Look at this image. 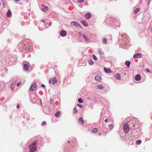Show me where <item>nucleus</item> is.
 Masks as SVG:
<instances>
[{
  "label": "nucleus",
  "instance_id": "obj_29",
  "mask_svg": "<svg viewBox=\"0 0 152 152\" xmlns=\"http://www.w3.org/2000/svg\"><path fill=\"white\" fill-rule=\"evenodd\" d=\"M141 143V140H137L136 142V143L137 145H140Z\"/></svg>",
  "mask_w": 152,
  "mask_h": 152
},
{
  "label": "nucleus",
  "instance_id": "obj_21",
  "mask_svg": "<svg viewBox=\"0 0 152 152\" xmlns=\"http://www.w3.org/2000/svg\"><path fill=\"white\" fill-rule=\"evenodd\" d=\"M61 115V112L59 111H58L55 114V115L57 117H59Z\"/></svg>",
  "mask_w": 152,
  "mask_h": 152
},
{
  "label": "nucleus",
  "instance_id": "obj_36",
  "mask_svg": "<svg viewBox=\"0 0 152 152\" xmlns=\"http://www.w3.org/2000/svg\"><path fill=\"white\" fill-rule=\"evenodd\" d=\"M77 106H78V107H79L80 108H82V107H83V106L82 105H81V104H77Z\"/></svg>",
  "mask_w": 152,
  "mask_h": 152
},
{
  "label": "nucleus",
  "instance_id": "obj_20",
  "mask_svg": "<svg viewBox=\"0 0 152 152\" xmlns=\"http://www.w3.org/2000/svg\"><path fill=\"white\" fill-rule=\"evenodd\" d=\"M140 9L139 8H137V9L134 10V14H136L140 10Z\"/></svg>",
  "mask_w": 152,
  "mask_h": 152
},
{
  "label": "nucleus",
  "instance_id": "obj_30",
  "mask_svg": "<svg viewBox=\"0 0 152 152\" xmlns=\"http://www.w3.org/2000/svg\"><path fill=\"white\" fill-rule=\"evenodd\" d=\"M78 102L79 103H82L83 102V100L81 98H79L78 99Z\"/></svg>",
  "mask_w": 152,
  "mask_h": 152
},
{
  "label": "nucleus",
  "instance_id": "obj_45",
  "mask_svg": "<svg viewBox=\"0 0 152 152\" xmlns=\"http://www.w3.org/2000/svg\"><path fill=\"white\" fill-rule=\"evenodd\" d=\"M16 1H19L20 0H15Z\"/></svg>",
  "mask_w": 152,
  "mask_h": 152
},
{
  "label": "nucleus",
  "instance_id": "obj_42",
  "mask_svg": "<svg viewBox=\"0 0 152 152\" xmlns=\"http://www.w3.org/2000/svg\"><path fill=\"white\" fill-rule=\"evenodd\" d=\"M107 121V119H105V120H104V122H106Z\"/></svg>",
  "mask_w": 152,
  "mask_h": 152
},
{
  "label": "nucleus",
  "instance_id": "obj_7",
  "mask_svg": "<svg viewBox=\"0 0 152 152\" xmlns=\"http://www.w3.org/2000/svg\"><path fill=\"white\" fill-rule=\"evenodd\" d=\"M0 88L1 91H2L5 88L6 84L4 81H1L0 82Z\"/></svg>",
  "mask_w": 152,
  "mask_h": 152
},
{
  "label": "nucleus",
  "instance_id": "obj_35",
  "mask_svg": "<svg viewBox=\"0 0 152 152\" xmlns=\"http://www.w3.org/2000/svg\"><path fill=\"white\" fill-rule=\"evenodd\" d=\"M47 25H48L49 26H50L51 25V23L50 22H49L47 23L46 24Z\"/></svg>",
  "mask_w": 152,
  "mask_h": 152
},
{
  "label": "nucleus",
  "instance_id": "obj_5",
  "mask_svg": "<svg viewBox=\"0 0 152 152\" xmlns=\"http://www.w3.org/2000/svg\"><path fill=\"white\" fill-rule=\"evenodd\" d=\"M37 86L35 83H32L30 87L29 90L31 91H34L36 88Z\"/></svg>",
  "mask_w": 152,
  "mask_h": 152
},
{
  "label": "nucleus",
  "instance_id": "obj_4",
  "mask_svg": "<svg viewBox=\"0 0 152 152\" xmlns=\"http://www.w3.org/2000/svg\"><path fill=\"white\" fill-rule=\"evenodd\" d=\"M57 83V80L55 77H53L49 80V83L50 84H54Z\"/></svg>",
  "mask_w": 152,
  "mask_h": 152
},
{
  "label": "nucleus",
  "instance_id": "obj_1",
  "mask_svg": "<svg viewBox=\"0 0 152 152\" xmlns=\"http://www.w3.org/2000/svg\"><path fill=\"white\" fill-rule=\"evenodd\" d=\"M37 142L36 141H35L34 142L33 144L29 146V148L30 149V151L31 152H34L37 150Z\"/></svg>",
  "mask_w": 152,
  "mask_h": 152
},
{
  "label": "nucleus",
  "instance_id": "obj_8",
  "mask_svg": "<svg viewBox=\"0 0 152 152\" xmlns=\"http://www.w3.org/2000/svg\"><path fill=\"white\" fill-rule=\"evenodd\" d=\"M142 57V55L140 53H137L134 54L133 57L134 58H140Z\"/></svg>",
  "mask_w": 152,
  "mask_h": 152
},
{
  "label": "nucleus",
  "instance_id": "obj_26",
  "mask_svg": "<svg viewBox=\"0 0 152 152\" xmlns=\"http://www.w3.org/2000/svg\"><path fill=\"white\" fill-rule=\"evenodd\" d=\"M48 9V7L47 6H46L44 8L42 9V10L44 12H46Z\"/></svg>",
  "mask_w": 152,
  "mask_h": 152
},
{
  "label": "nucleus",
  "instance_id": "obj_33",
  "mask_svg": "<svg viewBox=\"0 0 152 152\" xmlns=\"http://www.w3.org/2000/svg\"><path fill=\"white\" fill-rule=\"evenodd\" d=\"M84 0H77V1L78 3L83 2Z\"/></svg>",
  "mask_w": 152,
  "mask_h": 152
},
{
  "label": "nucleus",
  "instance_id": "obj_19",
  "mask_svg": "<svg viewBox=\"0 0 152 152\" xmlns=\"http://www.w3.org/2000/svg\"><path fill=\"white\" fill-rule=\"evenodd\" d=\"M81 22L84 26L86 27L88 26L85 20H82L81 21Z\"/></svg>",
  "mask_w": 152,
  "mask_h": 152
},
{
  "label": "nucleus",
  "instance_id": "obj_34",
  "mask_svg": "<svg viewBox=\"0 0 152 152\" xmlns=\"http://www.w3.org/2000/svg\"><path fill=\"white\" fill-rule=\"evenodd\" d=\"M93 59L94 60H96L97 59V58L95 56V55H93Z\"/></svg>",
  "mask_w": 152,
  "mask_h": 152
},
{
  "label": "nucleus",
  "instance_id": "obj_28",
  "mask_svg": "<svg viewBox=\"0 0 152 152\" xmlns=\"http://www.w3.org/2000/svg\"><path fill=\"white\" fill-rule=\"evenodd\" d=\"M102 42L103 43L106 44L107 43V39L105 38H104L102 40Z\"/></svg>",
  "mask_w": 152,
  "mask_h": 152
},
{
  "label": "nucleus",
  "instance_id": "obj_38",
  "mask_svg": "<svg viewBox=\"0 0 152 152\" xmlns=\"http://www.w3.org/2000/svg\"><path fill=\"white\" fill-rule=\"evenodd\" d=\"M21 84V82H19V83H18L17 84V86L18 87L19 86H20V85Z\"/></svg>",
  "mask_w": 152,
  "mask_h": 152
},
{
  "label": "nucleus",
  "instance_id": "obj_24",
  "mask_svg": "<svg viewBox=\"0 0 152 152\" xmlns=\"http://www.w3.org/2000/svg\"><path fill=\"white\" fill-rule=\"evenodd\" d=\"M97 88L98 89L100 90L102 89L103 88V86L100 85H98L97 86Z\"/></svg>",
  "mask_w": 152,
  "mask_h": 152
},
{
  "label": "nucleus",
  "instance_id": "obj_23",
  "mask_svg": "<svg viewBox=\"0 0 152 152\" xmlns=\"http://www.w3.org/2000/svg\"><path fill=\"white\" fill-rule=\"evenodd\" d=\"M88 64L90 65H93L94 64V62L91 59L89 60L88 61Z\"/></svg>",
  "mask_w": 152,
  "mask_h": 152
},
{
  "label": "nucleus",
  "instance_id": "obj_37",
  "mask_svg": "<svg viewBox=\"0 0 152 152\" xmlns=\"http://www.w3.org/2000/svg\"><path fill=\"white\" fill-rule=\"evenodd\" d=\"M46 124V123L45 121H43L42 123V125H43Z\"/></svg>",
  "mask_w": 152,
  "mask_h": 152
},
{
  "label": "nucleus",
  "instance_id": "obj_39",
  "mask_svg": "<svg viewBox=\"0 0 152 152\" xmlns=\"http://www.w3.org/2000/svg\"><path fill=\"white\" fill-rule=\"evenodd\" d=\"M146 71L148 72H150V71L148 69H145Z\"/></svg>",
  "mask_w": 152,
  "mask_h": 152
},
{
  "label": "nucleus",
  "instance_id": "obj_27",
  "mask_svg": "<svg viewBox=\"0 0 152 152\" xmlns=\"http://www.w3.org/2000/svg\"><path fill=\"white\" fill-rule=\"evenodd\" d=\"M73 112L74 113H77V111L76 107L74 108Z\"/></svg>",
  "mask_w": 152,
  "mask_h": 152
},
{
  "label": "nucleus",
  "instance_id": "obj_22",
  "mask_svg": "<svg viewBox=\"0 0 152 152\" xmlns=\"http://www.w3.org/2000/svg\"><path fill=\"white\" fill-rule=\"evenodd\" d=\"M98 52L99 54L100 55H103L104 54V52L101 49H98Z\"/></svg>",
  "mask_w": 152,
  "mask_h": 152
},
{
  "label": "nucleus",
  "instance_id": "obj_17",
  "mask_svg": "<svg viewBox=\"0 0 152 152\" xmlns=\"http://www.w3.org/2000/svg\"><path fill=\"white\" fill-rule=\"evenodd\" d=\"M125 65L129 68L130 66L131 62L129 61H125Z\"/></svg>",
  "mask_w": 152,
  "mask_h": 152
},
{
  "label": "nucleus",
  "instance_id": "obj_15",
  "mask_svg": "<svg viewBox=\"0 0 152 152\" xmlns=\"http://www.w3.org/2000/svg\"><path fill=\"white\" fill-rule=\"evenodd\" d=\"M101 78V77L99 75H96L95 77V80L96 81H99Z\"/></svg>",
  "mask_w": 152,
  "mask_h": 152
},
{
  "label": "nucleus",
  "instance_id": "obj_41",
  "mask_svg": "<svg viewBox=\"0 0 152 152\" xmlns=\"http://www.w3.org/2000/svg\"><path fill=\"white\" fill-rule=\"evenodd\" d=\"M17 108H18L19 107V104H18L17 105Z\"/></svg>",
  "mask_w": 152,
  "mask_h": 152
},
{
  "label": "nucleus",
  "instance_id": "obj_9",
  "mask_svg": "<svg viewBox=\"0 0 152 152\" xmlns=\"http://www.w3.org/2000/svg\"><path fill=\"white\" fill-rule=\"evenodd\" d=\"M60 34L61 37H64L66 35V32L64 30H62L60 31Z\"/></svg>",
  "mask_w": 152,
  "mask_h": 152
},
{
  "label": "nucleus",
  "instance_id": "obj_44",
  "mask_svg": "<svg viewBox=\"0 0 152 152\" xmlns=\"http://www.w3.org/2000/svg\"><path fill=\"white\" fill-rule=\"evenodd\" d=\"M41 21H42V22H45V20H41Z\"/></svg>",
  "mask_w": 152,
  "mask_h": 152
},
{
  "label": "nucleus",
  "instance_id": "obj_3",
  "mask_svg": "<svg viewBox=\"0 0 152 152\" xmlns=\"http://www.w3.org/2000/svg\"><path fill=\"white\" fill-rule=\"evenodd\" d=\"M70 24L72 26H74L77 27H79L82 28V27L77 22L73 21H72L70 23Z\"/></svg>",
  "mask_w": 152,
  "mask_h": 152
},
{
  "label": "nucleus",
  "instance_id": "obj_47",
  "mask_svg": "<svg viewBox=\"0 0 152 152\" xmlns=\"http://www.w3.org/2000/svg\"><path fill=\"white\" fill-rule=\"evenodd\" d=\"M1 89V88H0V89Z\"/></svg>",
  "mask_w": 152,
  "mask_h": 152
},
{
  "label": "nucleus",
  "instance_id": "obj_31",
  "mask_svg": "<svg viewBox=\"0 0 152 152\" xmlns=\"http://www.w3.org/2000/svg\"><path fill=\"white\" fill-rule=\"evenodd\" d=\"M113 124H110L109 125V127L110 129H112L113 127Z\"/></svg>",
  "mask_w": 152,
  "mask_h": 152
},
{
  "label": "nucleus",
  "instance_id": "obj_25",
  "mask_svg": "<svg viewBox=\"0 0 152 152\" xmlns=\"http://www.w3.org/2000/svg\"><path fill=\"white\" fill-rule=\"evenodd\" d=\"M16 83H13L10 86V88H14L15 86Z\"/></svg>",
  "mask_w": 152,
  "mask_h": 152
},
{
  "label": "nucleus",
  "instance_id": "obj_32",
  "mask_svg": "<svg viewBox=\"0 0 152 152\" xmlns=\"http://www.w3.org/2000/svg\"><path fill=\"white\" fill-rule=\"evenodd\" d=\"M92 132L94 133H96L97 132V129L96 128H95L93 129Z\"/></svg>",
  "mask_w": 152,
  "mask_h": 152
},
{
  "label": "nucleus",
  "instance_id": "obj_40",
  "mask_svg": "<svg viewBox=\"0 0 152 152\" xmlns=\"http://www.w3.org/2000/svg\"><path fill=\"white\" fill-rule=\"evenodd\" d=\"M41 86L42 87H45V85H44L43 84H42L41 85Z\"/></svg>",
  "mask_w": 152,
  "mask_h": 152
},
{
  "label": "nucleus",
  "instance_id": "obj_13",
  "mask_svg": "<svg viewBox=\"0 0 152 152\" xmlns=\"http://www.w3.org/2000/svg\"><path fill=\"white\" fill-rule=\"evenodd\" d=\"M28 66L27 64H25L24 65L23 69L25 71H27L28 70Z\"/></svg>",
  "mask_w": 152,
  "mask_h": 152
},
{
  "label": "nucleus",
  "instance_id": "obj_14",
  "mask_svg": "<svg viewBox=\"0 0 152 152\" xmlns=\"http://www.w3.org/2000/svg\"><path fill=\"white\" fill-rule=\"evenodd\" d=\"M104 70L105 72L106 73H110L112 72L111 70L109 69H107L104 67Z\"/></svg>",
  "mask_w": 152,
  "mask_h": 152
},
{
  "label": "nucleus",
  "instance_id": "obj_11",
  "mask_svg": "<svg viewBox=\"0 0 152 152\" xmlns=\"http://www.w3.org/2000/svg\"><path fill=\"white\" fill-rule=\"evenodd\" d=\"M114 77L117 80H120L121 77L119 74L117 73L114 75Z\"/></svg>",
  "mask_w": 152,
  "mask_h": 152
},
{
  "label": "nucleus",
  "instance_id": "obj_16",
  "mask_svg": "<svg viewBox=\"0 0 152 152\" xmlns=\"http://www.w3.org/2000/svg\"><path fill=\"white\" fill-rule=\"evenodd\" d=\"M7 16L8 17H10L12 15V12L10 10H8L7 13Z\"/></svg>",
  "mask_w": 152,
  "mask_h": 152
},
{
  "label": "nucleus",
  "instance_id": "obj_6",
  "mask_svg": "<svg viewBox=\"0 0 152 152\" xmlns=\"http://www.w3.org/2000/svg\"><path fill=\"white\" fill-rule=\"evenodd\" d=\"M79 34L80 36L83 37V39L86 41H88L89 40V38H88L86 35H84L83 34H82L81 32H80Z\"/></svg>",
  "mask_w": 152,
  "mask_h": 152
},
{
  "label": "nucleus",
  "instance_id": "obj_12",
  "mask_svg": "<svg viewBox=\"0 0 152 152\" xmlns=\"http://www.w3.org/2000/svg\"><path fill=\"white\" fill-rule=\"evenodd\" d=\"M84 16L87 19H89L91 16V14L89 13H87Z\"/></svg>",
  "mask_w": 152,
  "mask_h": 152
},
{
  "label": "nucleus",
  "instance_id": "obj_2",
  "mask_svg": "<svg viewBox=\"0 0 152 152\" xmlns=\"http://www.w3.org/2000/svg\"><path fill=\"white\" fill-rule=\"evenodd\" d=\"M128 123H125L124 124L123 130L125 133H128L129 131V127Z\"/></svg>",
  "mask_w": 152,
  "mask_h": 152
},
{
  "label": "nucleus",
  "instance_id": "obj_18",
  "mask_svg": "<svg viewBox=\"0 0 152 152\" xmlns=\"http://www.w3.org/2000/svg\"><path fill=\"white\" fill-rule=\"evenodd\" d=\"M79 121L82 124H84V122L82 118L80 117L79 118Z\"/></svg>",
  "mask_w": 152,
  "mask_h": 152
},
{
  "label": "nucleus",
  "instance_id": "obj_43",
  "mask_svg": "<svg viewBox=\"0 0 152 152\" xmlns=\"http://www.w3.org/2000/svg\"><path fill=\"white\" fill-rule=\"evenodd\" d=\"M39 100H40V102L42 104V101H41V99H39Z\"/></svg>",
  "mask_w": 152,
  "mask_h": 152
},
{
  "label": "nucleus",
  "instance_id": "obj_46",
  "mask_svg": "<svg viewBox=\"0 0 152 152\" xmlns=\"http://www.w3.org/2000/svg\"><path fill=\"white\" fill-rule=\"evenodd\" d=\"M99 135H101V133H99Z\"/></svg>",
  "mask_w": 152,
  "mask_h": 152
},
{
  "label": "nucleus",
  "instance_id": "obj_10",
  "mask_svg": "<svg viewBox=\"0 0 152 152\" xmlns=\"http://www.w3.org/2000/svg\"><path fill=\"white\" fill-rule=\"evenodd\" d=\"M135 79L137 81H140L141 79V76L140 75L137 74L135 75Z\"/></svg>",
  "mask_w": 152,
  "mask_h": 152
}]
</instances>
